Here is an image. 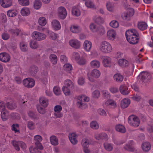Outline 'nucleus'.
Masks as SVG:
<instances>
[{
	"instance_id": "f257e3e1",
	"label": "nucleus",
	"mask_w": 153,
	"mask_h": 153,
	"mask_svg": "<svg viewBox=\"0 0 153 153\" xmlns=\"http://www.w3.org/2000/svg\"><path fill=\"white\" fill-rule=\"evenodd\" d=\"M126 38L127 41L132 44H137L139 41V33L134 29L128 30L126 31Z\"/></svg>"
},
{
	"instance_id": "f03ea898",
	"label": "nucleus",
	"mask_w": 153,
	"mask_h": 153,
	"mask_svg": "<svg viewBox=\"0 0 153 153\" xmlns=\"http://www.w3.org/2000/svg\"><path fill=\"white\" fill-rule=\"evenodd\" d=\"M151 78V75L147 71L141 72L137 77V81L142 84L148 82Z\"/></svg>"
},
{
	"instance_id": "7ed1b4c3",
	"label": "nucleus",
	"mask_w": 153,
	"mask_h": 153,
	"mask_svg": "<svg viewBox=\"0 0 153 153\" xmlns=\"http://www.w3.org/2000/svg\"><path fill=\"white\" fill-rule=\"evenodd\" d=\"M98 49L102 52L107 54L112 51V48L111 44L106 41L101 42L98 46Z\"/></svg>"
},
{
	"instance_id": "20e7f679",
	"label": "nucleus",
	"mask_w": 153,
	"mask_h": 153,
	"mask_svg": "<svg viewBox=\"0 0 153 153\" xmlns=\"http://www.w3.org/2000/svg\"><path fill=\"white\" fill-rule=\"evenodd\" d=\"M128 123L131 126L135 127L139 126L140 121L138 117L134 115H131L128 118Z\"/></svg>"
},
{
	"instance_id": "39448f33",
	"label": "nucleus",
	"mask_w": 153,
	"mask_h": 153,
	"mask_svg": "<svg viewBox=\"0 0 153 153\" xmlns=\"http://www.w3.org/2000/svg\"><path fill=\"white\" fill-rule=\"evenodd\" d=\"M133 65L132 64H130L128 61L125 60V74L126 75V78H125V81H126L128 77L131 76L133 73L132 68Z\"/></svg>"
},
{
	"instance_id": "423d86ee",
	"label": "nucleus",
	"mask_w": 153,
	"mask_h": 153,
	"mask_svg": "<svg viewBox=\"0 0 153 153\" xmlns=\"http://www.w3.org/2000/svg\"><path fill=\"white\" fill-rule=\"evenodd\" d=\"M101 74L100 72L98 70L94 69L91 72V74H88V77L89 80L91 82L94 81V78H97L100 77Z\"/></svg>"
},
{
	"instance_id": "0eeeda50",
	"label": "nucleus",
	"mask_w": 153,
	"mask_h": 153,
	"mask_svg": "<svg viewBox=\"0 0 153 153\" xmlns=\"http://www.w3.org/2000/svg\"><path fill=\"white\" fill-rule=\"evenodd\" d=\"M11 144L15 149L18 151L20 150V146L22 149H25L26 148V144L21 141H16L13 140L12 141Z\"/></svg>"
},
{
	"instance_id": "6e6552de",
	"label": "nucleus",
	"mask_w": 153,
	"mask_h": 153,
	"mask_svg": "<svg viewBox=\"0 0 153 153\" xmlns=\"http://www.w3.org/2000/svg\"><path fill=\"white\" fill-rule=\"evenodd\" d=\"M32 36L36 40L41 41L45 39L46 36L45 34L42 33L34 31L32 33Z\"/></svg>"
},
{
	"instance_id": "1a4fd4ad",
	"label": "nucleus",
	"mask_w": 153,
	"mask_h": 153,
	"mask_svg": "<svg viewBox=\"0 0 153 153\" xmlns=\"http://www.w3.org/2000/svg\"><path fill=\"white\" fill-rule=\"evenodd\" d=\"M23 83L25 86L28 88H32L34 86L35 82L32 78H27L23 80Z\"/></svg>"
},
{
	"instance_id": "9d476101",
	"label": "nucleus",
	"mask_w": 153,
	"mask_h": 153,
	"mask_svg": "<svg viewBox=\"0 0 153 153\" xmlns=\"http://www.w3.org/2000/svg\"><path fill=\"white\" fill-rule=\"evenodd\" d=\"M58 16L61 19H64L66 17L67 15V12L66 9L63 7H59L58 9Z\"/></svg>"
},
{
	"instance_id": "9b49d317",
	"label": "nucleus",
	"mask_w": 153,
	"mask_h": 153,
	"mask_svg": "<svg viewBox=\"0 0 153 153\" xmlns=\"http://www.w3.org/2000/svg\"><path fill=\"white\" fill-rule=\"evenodd\" d=\"M134 13V11L133 8L130 7L127 8L126 13H125V19L127 21L130 20Z\"/></svg>"
},
{
	"instance_id": "f8f14e48",
	"label": "nucleus",
	"mask_w": 153,
	"mask_h": 153,
	"mask_svg": "<svg viewBox=\"0 0 153 153\" xmlns=\"http://www.w3.org/2000/svg\"><path fill=\"white\" fill-rule=\"evenodd\" d=\"M94 136L95 139L97 140H103L106 141L108 139L107 134L104 133H96Z\"/></svg>"
},
{
	"instance_id": "ddd939ff",
	"label": "nucleus",
	"mask_w": 153,
	"mask_h": 153,
	"mask_svg": "<svg viewBox=\"0 0 153 153\" xmlns=\"http://www.w3.org/2000/svg\"><path fill=\"white\" fill-rule=\"evenodd\" d=\"M10 57L7 53L2 52L0 53V60L4 62H7L9 61Z\"/></svg>"
},
{
	"instance_id": "4468645a",
	"label": "nucleus",
	"mask_w": 153,
	"mask_h": 153,
	"mask_svg": "<svg viewBox=\"0 0 153 153\" xmlns=\"http://www.w3.org/2000/svg\"><path fill=\"white\" fill-rule=\"evenodd\" d=\"M111 59L110 57L105 56L102 57V64L106 67H110L111 65Z\"/></svg>"
},
{
	"instance_id": "2eb2a0df",
	"label": "nucleus",
	"mask_w": 153,
	"mask_h": 153,
	"mask_svg": "<svg viewBox=\"0 0 153 153\" xmlns=\"http://www.w3.org/2000/svg\"><path fill=\"white\" fill-rule=\"evenodd\" d=\"M116 36L115 30L113 29H111L107 31V37L109 40H113Z\"/></svg>"
},
{
	"instance_id": "dca6fc26",
	"label": "nucleus",
	"mask_w": 153,
	"mask_h": 153,
	"mask_svg": "<svg viewBox=\"0 0 153 153\" xmlns=\"http://www.w3.org/2000/svg\"><path fill=\"white\" fill-rule=\"evenodd\" d=\"M69 43L71 46L75 48H79L80 46V42L76 39L71 40L69 41Z\"/></svg>"
},
{
	"instance_id": "f3484780",
	"label": "nucleus",
	"mask_w": 153,
	"mask_h": 153,
	"mask_svg": "<svg viewBox=\"0 0 153 153\" xmlns=\"http://www.w3.org/2000/svg\"><path fill=\"white\" fill-rule=\"evenodd\" d=\"M34 139L36 141L35 144L36 146H39V149H43V147L42 145V144L40 142L42 140V139L41 136L39 135H36L34 136Z\"/></svg>"
},
{
	"instance_id": "a211bd4d",
	"label": "nucleus",
	"mask_w": 153,
	"mask_h": 153,
	"mask_svg": "<svg viewBox=\"0 0 153 153\" xmlns=\"http://www.w3.org/2000/svg\"><path fill=\"white\" fill-rule=\"evenodd\" d=\"M51 25L53 29L56 30H59L61 28L59 22L56 19H54L52 21Z\"/></svg>"
},
{
	"instance_id": "6ab92c4d",
	"label": "nucleus",
	"mask_w": 153,
	"mask_h": 153,
	"mask_svg": "<svg viewBox=\"0 0 153 153\" xmlns=\"http://www.w3.org/2000/svg\"><path fill=\"white\" fill-rule=\"evenodd\" d=\"M92 46V43L91 42L88 40H85L83 43V48L87 52H90Z\"/></svg>"
},
{
	"instance_id": "aec40b11",
	"label": "nucleus",
	"mask_w": 153,
	"mask_h": 153,
	"mask_svg": "<svg viewBox=\"0 0 153 153\" xmlns=\"http://www.w3.org/2000/svg\"><path fill=\"white\" fill-rule=\"evenodd\" d=\"M39 30L40 31H45L47 33H48L50 38L52 40H55L57 38V35L56 34L52 31H49L48 29H46V30H45L44 28H42V30L39 29Z\"/></svg>"
},
{
	"instance_id": "412c9836",
	"label": "nucleus",
	"mask_w": 153,
	"mask_h": 153,
	"mask_svg": "<svg viewBox=\"0 0 153 153\" xmlns=\"http://www.w3.org/2000/svg\"><path fill=\"white\" fill-rule=\"evenodd\" d=\"M70 29L71 32L74 33H78L81 30V28L77 25H72L70 27Z\"/></svg>"
},
{
	"instance_id": "4be33fe9",
	"label": "nucleus",
	"mask_w": 153,
	"mask_h": 153,
	"mask_svg": "<svg viewBox=\"0 0 153 153\" xmlns=\"http://www.w3.org/2000/svg\"><path fill=\"white\" fill-rule=\"evenodd\" d=\"M0 4L3 7H9L12 5L11 0H0Z\"/></svg>"
},
{
	"instance_id": "5701e85b",
	"label": "nucleus",
	"mask_w": 153,
	"mask_h": 153,
	"mask_svg": "<svg viewBox=\"0 0 153 153\" xmlns=\"http://www.w3.org/2000/svg\"><path fill=\"white\" fill-rule=\"evenodd\" d=\"M68 137L71 142L72 144H76L77 143L78 141L76 139L77 135L75 134L72 133L69 134Z\"/></svg>"
},
{
	"instance_id": "b1692460",
	"label": "nucleus",
	"mask_w": 153,
	"mask_h": 153,
	"mask_svg": "<svg viewBox=\"0 0 153 153\" xmlns=\"http://www.w3.org/2000/svg\"><path fill=\"white\" fill-rule=\"evenodd\" d=\"M148 27L147 24L145 22H138L137 27L140 30L143 31L146 30Z\"/></svg>"
},
{
	"instance_id": "393cba45",
	"label": "nucleus",
	"mask_w": 153,
	"mask_h": 153,
	"mask_svg": "<svg viewBox=\"0 0 153 153\" xmlns=\"http://www.w3.org/2000/svg\"><path fill=\"white\" fill-rule=\"evenodd\" d=\"M41 105L44 107H47L48 104V99L45 97H42L39 99Z\"/></svg>"
},
{
	"instance_id": "a878e982",
	"label": "nucleus",
	"mask_w": 153,
	"mask_h": 153,
	"mask_svg": "<svg viewBox=\"0 0 153 153\" xmlns=\"http://www.w3.org/2000/svg\"><path fill=\"white\" fill-rule=\"evenodd\" d=\"M72 13L73 15L76 16H79L81 14V12L79 9L78 7L76 6L73 7L72 10Z\"/></svg>"
},
{
	"instance_id": "bb28decb",
	"label": "nucleus",
	"mask_w": 153,
	"mask_h": 153,
	"mask_svg": "<svg viewBox=\"0 0 153 153\" xmlns=\"http://www.w3.org/2000/svg\"><path fill=\"white\" fill-rule=\"evenodd\" d=\"M114 80L118 82H121L123 80V76L119 73H117L114 75Z\"/></svg>"
},
{
	"instance_id": "cd10ccee",
	"label": "nucleus",
	"mask_w": 153,
	"mask_h": 153,
	"mask_svg": "<svg viewBox=\"0 0 153 153\" xmlns=\"http://www.w3.org/2000/svg\"><path fill=\"white\" fill-rule=\"evenodd\" d=\"M90 65L93 68H98L100 66V63L97 60H93L90 62Z\"/></svg>"
},
{
	"instance_id": "c85d7f7f",
	"label": "nucleus",
	"mask_w": 153,
	"mask_h": 153,
	"mask_svg": "<svg viewBox=\"0 0 153 153\" xmlns=\"http://www.w3.org/2000/svg\"><path fill=\"white\" fill-rule=\"evenodd\" d=\"M21 13L22 16H27L30 13V10L27 7H23L21 10Z\"/></svg>"
},
{
	"instance_id": "c756f323",
	"label": "nucleus",
	"mask_w": 153,
	"mask_h": 153,
	"mask_svg": "<svg viewBox=\"0 0 153 153\" xmlns=\"http://www.w3.org/2000/svg\"><path fill=\"white\" fill-rule=\"evenodd\" d=\"M36 146V147L31 146L29 150L31 153H41L40 150L42 149H39V146Z\"/></svg>"
},
{
	"instance_id": "7c9ffc66",
	"label": "nucleus",
	"mask_w": 153,
	"mask_h": 153,
	"mask_svg": "<svg viewBox=\"0 0 153 153\" xmlns=\"http://www.w3.org/2000/svg\"><path fill=\"white\" fill-rule=\"evenodd\" d=\"M142 148L144 151L148 152L150 149V144L149 143L147 142L144 143L142 145Z\"/></svg>"
},
{
	"instance_id": "2f4dec72",
	"label": "nucleus",
	"mask_w": 153,
	"mask_h": 153,
	"mask_svg": "<svg viewBox=\"0 0 153 153\" xmlns=\"http://www.w3.org/2000/svg\"><path fill=\"white\" fill-rule=\"evenodd\" d=\"M8 116V111L6 110L5 108L1 110V117L2 120L3 121H5L7 119Z\"/></svg>"
},
{
	"instance_id": "473e14b6",
	"label": "nucleus",
	"mask_w": 153,
	"mask_h": 153,
	"mask_svg": "<svg viewBox=\"0 0 153 153\" xmlns=\"http://www.w3.org/2000/svg\"><path fill=\"white\" fill-rule=\"evenodd\" d=\"M49 58L50 61L53 64L55 65L57 63L58 58L57 56L56 55L53 54H51Z\"/></svg>"
},
{
	"instance_id": "72a5a7b5",
	"label": "nucleus",
	"mask_w": 153,
	"mask_h": 153,
	"mask_svg": "<svg viewBox=\"0 0 153 153\" xmlns=\"http://www.w3.org/2000/svg\"><path fill=\"white\" fill-rule=\"evenodd\" d=\"M64 70L67 73H70L72 69V66L70 64L66 63L63 66Z\"/></svg>"
},
{
	"instance_id": "f704fd0d",
	"label": "nucleus",
	"mask_w": 153,
	"mask_h": 153,
	"mask_svg": "<svg viewBox=\"0 0 153 153\" xmlns=\"http://www.w3.org/2000/svg\"><path fill=\"white\" fill-rule=\"evenodd\" d=\"M93 20L95 23L98 24H102L104 22L103 18L100 16H94Z\"/></svg>"
},
{
	"instance_id": "c9c22d12",
	"label": "nucleus",
	"mask_w": 153,
	"mask_h": 153,
	"mask_svg": "<svg viewBox=\"0 0 153 153\" xmlns=\"http://www.w3.org/2000/svg\"><path fill=\"white\" fill-rule=\"evenodd\" d=\"M38 71V68L34 65L31 66L30 69V73L32 76H34Z\"/></svg>"
},
{
	"instance_id": "e433bc0d",
	"label": "nucleus",
	"mask_w": 153,
	"mask_h": 153,
	"mask_svg": "<svg viewBox=\"0 0 153 153\" xmlns=\"http://www.w3.org/2000/svg\"><path fill=\"white\" fill-rule=\"evenodd\" d=\"M18 13L17 11L14 10H8L7 12V14L9 17H14L16 16Z\"/></svg>"
},
{
	"instance_id": "4c0bfd02",
	"label": "nucleus",
	"mask_w": 153,
	"mask_h": 153,
	"mask_svg": "<svg viewBox=\"0 0 153 153\" xmlns=\"http://www.w3.org/2000/svg\"><path fill=\"white\" fill-rule=\"evenodd\" d=\"M105 104L107 105H110L113 108H115L117 106L116 102L111 100H107L105 103Z\"/></svg>"
},
{
	"instance_id": "58836bf2",
	"label": "nucleus",
	"mask_w": 153,
	"mask_h": 153,
	"mask_svg": "<svg viewBox=\"0 0 153 153\" xmlns=\"http://www.w3.org/2000/svg\"><path fill=\"white\" fill-rule=\"evenodd\" d=\"M103 146L105 149L108 151H111L113 149L112 144L106 142L104 143Z\"/></svg>"
},
{
	"instance_id": "ea45409f",
	"label": "nucleus",
	"mask_w": 153,
	"mask_h": 153,
	"mask_svg": "<svg viewBox=\"0 0 153 153\" xmlns=\"http://www.w3.org/2000/svg\"><path fill=\"white\" fill-rule=\"evenodd\" d=\"M62 88L63 92L66 96H68L70 94V90L73 89V88H69L66 86H63Z\"/></svg>"
},
{
	"instance_id": "a19ab883",
	"label": "nucleus",
	"mask_w": 153,
	"mask_h": 153,
	"mask_svg": "<svg viewBox=\"0 0 153 153\" xmlns=\"http://www.w3.org/2000/svg\"><path fill=\"white\" fill-rule=\"evenodd\" d=\"M50 140L51 144L53 145H57L58 144L57 138L55 136H52L50 138Z\"/></svg>"
},
{
	"instance_id": "79ce46f5",
	"label": "nucleus",
	"mask_w": 153,
	"mask_h": 153,
	"mask_svg": "<svg viewBox=\"0 0 153 153\" xmlns=\"http://www.w3.org/2000/svg\"><path fill=\"white\" fill-rule=\"evenodd\" d=\"M78 100L80 101L79 102H88L89 100V98L85 95L79 96L78 97Z\"/></svg>"
},
{
	"instance_id": "37998d69",
	"label": "nucleus",
	"mask_w": 153,
	"mask_h": 153,
	"mask_svg": "<svg viewBox=\"0 0 153 153\" xmlns=\"http://www.w3.org/2000/svg\"><path fill=\"white\" fill-rule=\"evenodd\" d=\"M20 31V30L17 28L11 29L9 31L10 33L15 36H18Z\"/></svg>"
},
{
	"instance_id": "c03bdc74",
	"label": "nucleus",
	"mask_w": 153,
	"mask_h": 153,
	"mask_svg": "<svg viewBox=\"0 0 153 153\" xmlns=\"http://www.w3.org/2000/svg\"><path fill=\"white\" fill-rule=\"evenodd\" d=\"M42 5V3L40 0H36L34 3V7L35 9H38L40 8Z\"/></svg>"
},
{
	"instance_id": "a18cd8bd",
	"label": "nucleus",
	"mask_w": 153,
	"mask_h": 153,
	"mask_svg": "<svg viewBox=\"0 0 153 153\" xmlns=\"http://www.w3.org/2000/svg\"><path fill=\"white\" fill-rule=\"evenodd\" d=\"M30 46L31 48L35 49L38 47V45L37 42L36 41L32 40L30 43Z\"/></svg>"
},
{
	"instance_id": "49530a36",
	"label": "nucleus",
	"mask_w": 153,
	"mask_h": 153,
	"mask_svg": "<svg viewBox=\"0 0 153 153\" xmlns=\"http://www.w3.org/2000/svg\"><path fill=\"white\" fill-rule=\"evenodd\" d=\"M38 22L39 25L42 26H45L47 23L45 18L43 17H41L39 18Z\"/></svg>"
},
{
	"instance_id": "de8ad7c7",
	"label": "nucleus",
	"mask_w": 153,
	"mask_h": 153,
	"mask_svg": "<svg viewBox=\"0 0 153 153\" xmlns=\"http://www.w3.org/2000/svg\"><path fill=\"white\" fill-rule=\"evenodd\" d=\"M115 129L117 131L122 133H124V127L121 125H118L115 127Z\"/></svg>"
},
{
	"instance_id": "09e8293b",
	"label": "nucleus",
	"mask_w": 153,
	"mask_h": 153,
	"mask_svg": "<svg viewBox=\"0 0 153 153\" xmlns=\"http://www.w3.org/2000/svg\"><path fill=\"white\" fill-rule=\"evenodd\" d=\"M76 105L81 109H83L86 108L87 107V105L86 103L79 102H77Z\"/></svg>"
},
{
	"instance_id": "8fccbe9b",
	"label": "nucleus",
	"mask_w": 153,
	"mask_h": 153,
	"mask_svg": "<svg viewBox=\"0 0 153 153\" xmlns=\"http://www.w3.org/2000/svg\"><path fill=\"white\" fill-rule=\"evenodd\" d=\"M69 88H73V85L71 80L69 79H67L65 80V85Z\"/></svg>"
},
{
	"instance_id": "3c124183",
	"label": "nucleus",
	"mask_w": 153,
	"mask_h": 153,
	"mask_svg": "<svg viewBox=\"0 0 153 153\" xmlns=\"http://www.w3.org/2000/svg\"><path fill=\"white\" fill-rule=\"evenodd\" d=\"M53 91L55 94L56 96L60 95L61 93V91L59 88L57 86L54 87Z\"/></svg>"
},
{
	"instance_id": "603ef678",
	"label": "nucleus",
	"mask_w": 153,
	"mask_h": 153,
	"mask_svg": "<svg viewBox=\"0 0 153 153\" xmlns=\"http://www.w3.org/2000/svg\"><path fill=\"white\" fill-rule=\"evenodd\" d=\"M106 6L108 10L110 12L113 11L114 5L113 4L108 2L107 3Z\"/></svg>"
},
{
	"instance_id": "864d4df0",
	"label": "nucleus",
	"mask_w": 153,
	"mask_h": 153,
	"mask_svg": "<svg viewBox=\"0 0 153 153\" xmlns=\"http://www.w3.org/2000/svg\"><path fill=\"white\" fill-rule=\"evenodd\" d=\"M109 25L111 27L114 28H117L119 26V23L116 20H112L110 23Z\"/></svg>"
},
{
	"instance_id": "5fc2aeb1",
	"label": "nucleus",
	"mask_w": 153,
	"mask_h": 153,
	"mask_svg": "<svg viewBox=\"0 0 153 153\" xmlns=\"http://www.w3.org/2000/svg\"><path fill=\"white\" fill-rule=\"evenodd\" d=\"M90 126L92 128L95 129H98L99 128V125L95 121H93L91 123Z\"/></svg>"
},
{
	"instance_id": "6e6d98bb",
	"label": "nucleus",
	"mask_w": 153,
	"mask_h": 153,
	"mask_svg": "<svg viewBox=\"0 0 153 153\" xmlns=\"http://www.w3.org/2000/svg\"><path fill=\"white\" fill-rule=\"evenodd\" d=\"M82 145L83 147H88L89 146L88 140L86 138H84L82 140Z\"/></svg>"
},
{
	"instance_id": "4d7b16f0",
	"label": "nucleus",
	"mask_w": 153,
	"mask_h": 153,
	"mask_svg": "<svg viewBox=\"0 0 153 153\" xmlns=\"http://www.w3.org/2000/svg\"><path fill=\"white\" fill-rule=\"evenodd\" d=\"M91 30L93 32H96L97 30V28L96 25L94 23H91L89 26Z\"/></svg>"
},
{
	"instance_id": "13d9d810",
	"label": "nucleus",
	"mask_w": 153,
	"mask_h": 153,
	"mask_svg": "<svg viewBox=\"0 0 153 153\" xmlns=\"http://www.w3.org/2000/svg\"><path fill=\"white\" fill-rule=\"evenodd\" d=\"M7 108L9 109L12 110L15 108L16 107V104L14 102L10 103L7 102L6 103Z\"/></svg>"
},
{
	"instance_id": "bf43d9fd",
	"label": "nucleus",
	"mask_w": 153,
	"mask_h": 153,
	"mask_svg": "<svg viewBox=\"0 0 153 153\" xmlns=\"http://www.w3.org/2000/svg\"><path fill=\"white\" fill-rule=\"evenodd\" d=\"M102 94L103 96L105 98L109 99L110 98L111 95L109 92L105 90L102 91Z\"/></svg>"
},
{
	"instance_id": "052dcab7",
	"label": "nucleus",
	"mask_w": 153,
	"mask_h": 153,
	"mask_svg": "<svg viewBox=\"0 0 153 153\" xmlns=\"http://www.w3.org/2000/svg\"><path fill=\"white\" fill-rule=\"evenodd\" d=\"M20 49L22 51L25 52L27 51V47L26 43L23 42H21L20 43Z\"/></svg>"
},
{
	"instance_id": "680f3d73",
	"label": "nucleus",
	"mask_w": 153,
	"mask_h": 153,
	"mask_svg": "<svg viewBox=\"0 0 153 153\" xmlns=\"http://www.w3.org/2000/svg\"><path fill=\"white\" fill-rule=\"evenodd\" d=\"M27 126L30 129L33 130L35 128V124L32 121H29L27 123Z\"/></svg>"
},
{
	"instance_id": "e2e57ef3",
	"label": "nucleus",
	"mask_w": 153,
	"mask_h": 153,
	"mask_svg": "<svg viewBox=\"0 0 153 153\" xmlns=\"http://www.w3.org/2000/svg\"><path fill=\"white\" fill-rule=\"evenodd\" d=\"M85 4L86 7L90 8H93L94 7V3L91 1L88 0L85 2Z\"/></svg>"
},
{
	"instance_id": "0e129e2a",
	"label": "nucleus",
	"mask_w": 153,
	"mask_h": 153,
	"mask_svg": "<svg viewBox=\"0 0 153 153\" xmlns=\"http://www.w3.org/2000/svg\"><path fill=\"white\" fill-rule=\"evenodd\" d=\"M72 59L76 61H78L80 59L79 53L76 52H74L72 54Z\"/></svg>"
},
{
	"instance_id": "69168bd1",
	"label": "nucleus",
	"mask_w": 153,
	"mask_h": 153,
	"mask_svg": "<svg viewBox=\"0 0 153 153\" xmlns=\"http://www.w3.org/2000/svg\"><path fill=\"white\" fill-rule=\"evenodd\" d=\"M92 95L93 97L95 98H98L100 97V93L99 90H96L92 93Z\"/></svg>"
},
{
	"instance_id": "338daca9",
	"label": "nucleus",
	"mask_w": 153,
	"mask_h": 153,
	"mask_svg": "<svg viewBox=\"0 0 153 153\" xmlns=\"http://www.w3.org/2000/svg\"><path fill=\"white\" fill-rule=\"evenodd\" d=\"M78 63L80 65H82L85 64L86 63V61L85 59L83 57H81L77 61Z\"/></svg>"
},
{
	"instance_id": "774afa93",
	"label": "nucleus",
	"mask_w": 153,
	"mask_h": 153,
	"mask_svg": "<svg viewBox=\"0 0 153 153\" xmlns=\"http://www.w3.org/2000/svg\"><path fill=\"white\" fill-rule=\"evenodd\" d=\"M19 126L18 124H13L12 126V130L15 131V133L19 132Z\"/></svg>"
}]
</instances>
